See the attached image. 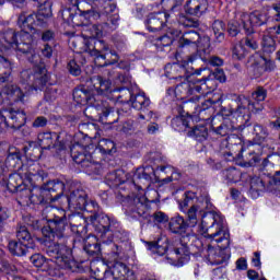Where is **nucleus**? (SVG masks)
<instances>
[{"mask_svg":"<svg viewBox=\"0 0 280 280\" xmlns=\"http://www.w3.org/2000/svg\"><path fill=\"white\" fill-rule=\"evenodd\" d=\"M131 218H142V220H148L150 213H148V205L141 201V198H136L133 205L129 209Z\"/></svg>","mask_w":280,"mask_h":280,"instance_id":"7c9ffc66","label":"nucleus"},{"mask_svg":"<svg viewBox=\"0 0 280 280\" xmlns=\"http://www.w3.org/2000/svg\"><path fill=\"white\" fill-rule=\"evenodd\" d=\"M90 38H102V35L104 34V24H94L90 26Z\"/></svg>","mask_w":280,"mask_h":280,"instance_id":"338daca9","label":"nucleus"},{"mask_svg":"<svg viewBox=\"0 0 280 280\" xmlns=\"http://www.w3.org/2000/svg\"><path fill=\"white\" fill-rule=\"evenodd\" d=\"M88 220L96 231L101 242H103V250L105 255H109L113 259H117L119 257V246L113 242L112 232V229L117 226V221L110 219L104 211L98 215L88 217Z\"/></svg>","mask_w":280,"mask_h":280,"instance_id":"39448f33","label":"nucleus"},{"mask_svg":"<svg viewBox=\"0 0 280 280\" xmlns=\"http://www.w3.org/2000/svg\"><path fill=\"white\" fill-rule=\"evenodd\" d=\"M79 13H71V9H66L62 11V19L63 21H67L68 23H77L78 19L83 18L86 21H90L91 19H95V16H98L97 12L93 10L92 7L90 9H82L80 5L78 7Z\"/></svg>","mask_w":280,"mask_h":280,"instance_id":"412c9836","label":"nucleus"},{"mask_svg":"<svg viewBox=\"0 0 280 280\" xmlns=\"http://www.w3.org/2000/svg\"><path fill=\"white\" fill-rule=\"evenodd\" d=\"M212 32L214 34L215 43H224V33L226 32V24L222 20H214L212 23Z\"/></svg>","mask_w":280,"mask_h":280,"instance_id":"37998d69","label":"nucleus"},{"mask_svg":"<svg viewBox=\"0 0 280 280\" xmlns=\"http://www.w3.org/2000/svg\"><path fill=\"white\" fill-rule=\"evenodd\" d=\"M196 213H198V207L196 206L190 207V209L187 211L188 224L190 228L198 224V217Z\"/></svg>","mask_w":280,"mask_h":280,"instance_id":"774afa93","label":"nucleus"},{"mask_svg":"<svg viewBox=\"0 0 280 280\" xmlns=\"http://www.w3.org/2000/svg\"><path fill=\"white\" fill-rule=\"evenodd\" d=\"M218 214H205L201 219V235L207 240H213L217 244H221L220 248H229L231 235L222 229V224L218 222Z\"/></svg>","mask_w":280,"mask_h":280,"instance_id":"423d86ee","label":"nucleus"},{"mask_svg":"<svg viewBox=\"0 0 280 280\" xmlns=\"http://www.w3.org/2000/svg\"><path fill=\"white\" fill-rule=\"evenodd\" d=\"M0 272L12 275V272H16V266L10 264L8 259L0 257Z\"/></svg>","mask_w":280,"mask_h":280,"instance_id":"680f3d73","label":"nucleus"},{"mask_svg":"<svg viewBox=\"0 0 280 280\" xmlns=\"http://www.w3.org/2000/svg\"><path fill=\"white\" fill-rule=\"evenodd\" d=\"M136 110H145L150 106V98L145 96L144 93H139L131 96V102L129 103Z\"/></svg>","mask_w":280,"mask_h":280,"instance_id":"ea45409f","label":"nucleus"},{"mask_svg":"<svg viewBox=\"0 0 280 280\" xmlns=\"http://www.w3.org/2000/svg\"><path fill=\"white\" fill-rule=\"evenodd\" d=\"M83 51L90 54V56H95V58H110L109 65H117L119 62V55L115 50H110L106 42L102 39H84Z\"/></svg>","mask_w":280,"mask_h":280,"instance_id":"6e6552de","label":"nucleus"},{"mask_svg":"<svg viewBox=\"0 0 280 280\" xmlns=\"http://www.w3.org/2000/svg\"><path fill=\"white\" fill-rule=\"evenodd\" d=\"M51 19V3L44 2L37 13L22 11L18 18V25L21 32L12 28L4 31L0 38L1 51L5 49H15L24 56H28V62L38 65L40 56L36 54V44L34 36L30 32H36V27H47V21Z\"/></svg>","mask_w":280,"mask_h":280,"instance_id":"f03ea898","label":"nucleus"},{"mask_svg":"<svg viewBox=\"0 0 280 280\" xmlns=\"http://www.w3.org/2000/svg\"><path fill=\"white\" fill-rule=\"evenodd\" d=\"M119 27V13H114L107 18V22L103 23V30L105 34H110Z\"/></svg>","mask_w":280,"mask_h":280,"instance_id":"49530a36","label":"nucleus"},{"mask_svg":"<svg viewBox=\"0 0 280 280\" xmlns=\"http://www.w3.org/2000/svg\"><path fill=\"white\" fill-rule=\"evenodd\" d=\"M268 97V90L264 86H257L254 92H252V100L247 98L246 108L250 113H261L264 110V102Z\"/></svg>","mask_w":280,"mask_h":280,"instance_id":"2eb2a0df","label":"nucleus"},{"mask_svg":"<svg viewBox=\"0 0 280 280\" xmlns=\"http://www.w3.org/2000/svg\"><path fill=\"white\" fill-rule=\"evenodd\" d=\"M188 137H194L197 141H207V137H209V129L207 126L199 125L188 131Z\"/></svg>","mask_w":280,"mask_h":280,"instance_id":"a18cd8bd","label":"nucleus"},{"mask_svg":"<svg viewBox=\"0 0 280 280\" xmlns=\"http://www.w3.org/2000/svg\"><path fill=\"white\" fill-rule=\"evenodd\" d=\"M70 179H54L44 184L39 189L42 194V198H44V205L47 202H56L60 196L65 194V189H69L71 187Z\"/></svg>","mask_w":280,"mask_h":280,"instance_id":"9b49d317","label":"nucleus"},{"mask_svg":"<svg viewBox=\"0 0 280 280\" xmlns=\"http://www.w3.org/2000/svg\"><path fill=\"white\" fill-rule=\"evenodd\" d=\"M45 178H47V173L45 171H42L35 175H32L31 177H27L26 180L32 185L33 189H39V187L43 186V183H45Z\"/></svg>","mask_w":280,"mask_h":280,"instance_id":"3c124183","label":"nucleus"},{"mask_svg":"<svg viewBox=\"0 0 280 280\" xmlns=\"http://www.w3.org/2000/svg\"><path fill=\"white\" fill-rule=\"evenodd\" d=\"M254 132L256 135V141L257 143H264L266 141V138L268 137V129L264 128V126L256 124L254 125Z\"/></svg>","mask_w":280,"mask_h":280,"instance_id":"13d9d810","label":"nucleus"},{"mask_svg":"<svg viewBox=\"0 0 280 280\" xmlns=\"http://www.w3.org/2000/svg\"><path fill=\"white\" fill-rule=\"evenodd\" d=\"M96 108H101V120L104 124H115L119 120V115H121V109L115 110V107L107 105V103L104 101H100V106Z\"/></svg>","mask_w":280,"mask_h":280,"instance_id":"393cba45","label":"nucleus"},{"mask_svg":"<svg viewBox=\"0 0 280 280\" xmlns=\"http://www.w3.org/2000/svg\"><path fill=\"white\" fill-rule=\"evenodd\" d=\"M264 65H266V57L253 55L247 59L246 69L253 78H261L265 70Z\"/></svg>","mask_w":280,"mask_h":280,"instance_id":"5701e85b","label":"nucleus"},{"mask_svg":"<svg viewBox=\"0 0 280 280\" xmlns=\"http://www.w3.org/2000/svg\"><path fill=\"white\" fill-rule=\"evenodd\" d=\"M25 183L23 182V175L21 173L11 174L8 179L3 177V166H1L0 172V187H4L11 194H16Z\"/></svg>","mask_w":280,"mask_h":280,"instance_id":"dca6fc26","label":"nucleus"},{"mask_svg":"<svg viewBox=\"0 0 280 280\" xmlns=\"http://www.w3.org/2000/svg\"><path fill=\"white\" fill-rule=\"evenodd\" d=\"M245 126L246 125H240V122H236L235 120L224 119L219 127L212 125V130L220 137H226L232 132H235V130H244Z\"/></svg>","mask_w":280,"mask_h":280,"instance_id":"a878e982","label":"nucleus"},{"mask_svg":"<svg viewBox=\"0 0 280 280\" xmlns=\"http://www.w3.org/2000/svg\"><path fill=\"white\" fill-rule=\"evenodd\" d=\"M24 155L31 161H38L43 156V148L38 142L31 141L23 148Z\"/></svg>","mask_w":280,"mask_h":280,"instance_id":"72a5a7b5","label":"nucleus"},{"mask_svg":"<svg viewBox=\"0 0 280 280\" xmlns=\"http://www.w3.org/2000/svg\"><path fill=\"white\" fill-rule=\"evenodd\" d=\"M191 121V116H186L179 112V115L173 118L171 124L174 130H185V128H190Z\"/></svg>","mask_w":280,"mask_h":280,"instance_id":"4c0bfd02","label":"nucleus"},{"mask_svg":"<svg viewBox=\"0 0 280 280\" xmlns=\"http://www.w3.org/2000/svg\"><path fill=\"white\" fill-rule=\"evenodd\" d=\"M178 23L179 25H183V27H199L200 25V22L198 20L183 14L179 15Z\"/></svg>","mask_w":280,"mask_h":280,"instance_id":"052dcab7","label":"nucleus"},{"mask_svg":"<svg viewBox=\"0 0 280 280\" xmlns=\"http://www.w3.org/2000/svg\"><path fill=\"white\" fill-rule=\"evenodd\" d=\"M232 56L234 60H244V58H246V48H244V45H235L232 50Z\"/></svg>","mask_w":280,"mask_h":280,"instance_id":"69168bd1","label":"nucleus"},{"mask_svg":"<svg viewBox=\"0 0 280 280\" xmlns=\"http://www.w3.org/2000/svg\"><path fill=\"white\" fill-rule=\"evenodd\" d=\"M58 139H60V136L56 132H44L38 135V143L42 150H51V148H55L58 152L65 150V143L58 141Z\"/></svg>","mask_w":280,"mask_h":280,"instance_id":"6ab92c4d","label":"nucleus"},{"mask_svg":"<svg viewBox=\"0 0 280 280\" xmlns=\"http://www.w3.org/2000/svg\"><path fill=\"white\" fill-rule=\"evenodd\" d=\"M148 250H151L153 255H160L163 256L167 253L170 255V247L167 245H159V242L153 241V242H145Z\"/></svg>","mask_w":280,"mask_h":280,"instance_id":"09e8293b","label":"nucleus"},{"mask_svg":"<svg viewBox=\"0 0 280 280\" xmlns=\"http://www.w3.org/2000/svg\"><path fill=\"white\" fill-rule=\"evenodd\" d=\"M42 235L44 237L43 252L50 258L34 254L31 256V264L39 268L42 272H47L49 277H60L59 268L75 272L77 265L71 257L73 250L69 246V235H67V218L47 219L46 225L42 228Z\"/></svg>","mask_w":280,"mask_h":280,"instance_id":"f257e3e1","label":"nucleus"},{"mask_svg":"<svg viewBox=\"0 0 280 280\" xmlns=\"http://www.w3.org/2000/svg\"><path fill=\"white\" fill-rule=\"evenodd\" d=\"M73 101L81 106H93L100 108V100L93 95L92 91H89L84 85L77 86L72 93Z\"/></svg>","mask_w":280,"mask_h":280,"instance_id":"4468645a","label":"nucleus"},{"mask_svg":"<svg viewBox=\"0 0 280 280\" xmlns=\"http://www.w3.org/2000/svg\"><path fill=\"white\" fill-rule=\"evenodd\" d=\"M244 31L246 34V37L244 39L245 47H248V49H258L259 44H257V35H255V28L250 26V24H244Z\"/></svg>","mask_w":280,"mask_h":280,"instance_id":"e433bc0d","label":"nucleus"},{"mask_svg":"<svg viewBox=\"0 0 280 280\" xmlns=\"http://www.w3.org/2000/svg\"><path fill=\"white\" fill-rule=\"evenodd\" d=\"M121 174H124L121 171L118 172H110L106 175V180L110 183L112 185H122V183H126V179L121 178Z\"/></svg>","mask_w":280,"mask_h":280,"instance_id":"bf43d9fd","label":"nucleus"},{"mask_svg":"<svg viewBox=\"0 0 280 280\" xmlns=\"http://www.w3.org/2000/svg\"><path fill=\"white\" fill-rule=\"evenodd\" d=\"M7 165L10 167H16V165H21V151L16 148L9 149V153L5 160Z\"/></svg>","mask_w":280,"mask_h":280,"instance_id":"de8ad7c7","label":"nucleus"},{"mask_svg":"<svg viewBox=\"0 0 280 280\" xmlns=\"http://www.w3.org/2000/svg\"><path fill=\"white\" fill-rule=\"evenodd\" d=\"M167 19H170V14L166 12L150 13L145 19L147 30L149 32H161L167 24Z\"/></svg>","mask_w":280,"mask_h":280,"instance_id":"a211bd4d","label":"nucleus"},{"mask_svg":"<svg viewBox=\"0 0 280 280\" xmlns=\"http://www.w3.org/2000/svg\"><path fill=\"white\" fill-rule=\"evenodd\" d=\"M237 106L233 107H218L217 110L221 113L222 117H231L228 118L230 121H236L237 124L244 126V122L248 121V108H246V104H248V98L244 95H238L235 100Z\"/></svg>","mask_w":280,"mask_h":280,"instance_id":"9d476101","label":"nucleus"},{"mask_svg":"<svg viewBox=\"0 0 280 280\" xmlns=\"http://www.w3.org/2000/svg\"><path fill=\"white\" fill-rule=\"evenodd\" d=\"M27 121V114L23 109L12 107L0 110V135H3L8 128L11 130H21Z\"/></svg>","mask_w":280,"mask_h":280,"instance_id":"0eeeda50","label":"nucleus"},{"mask_svg":"<svg viewBox=\"0 0 280 280\" xmlns=\"http://www.w3.org/2000/svg\"><path fill=\"white\" fill-rule=\"evenodd\" d=\"M110 231H112V242H113V237H115L119 242H128V232H126V230L119 226V222L116 221V226H114Z\"/></svg>","mask_w":280,"mask_h":280,"instance_id":"603ef678","label":"nucleus"},{"mask_svg":"<svg viewBox=\"0 0 280 280\" xmlns=\"http://www.w3.org/2000/svg\"><path fill=\"white\" fill-rule=\"evenodd\" d=\"M40 172H43V170H40V165L30 164L28 166H22V172L20 173L25 179H27L36 174H39Z\"/></svg>","mask_w":280,"mask_h":280,"instance_id":"864d4df0","label":"nucleus"},{"mask_svg":"<svg viewBox=\"0 0 280 280\" xmlns=\"http://www.w3.org/2000/svg\"><path fill=\"white\" fill-rule=\"evenodd\" d=\"M166 73L173 80H184L182 83L177 84L175 89H168V94L174 93L177 100H186L191 95H207L209 93V86L211 80L209 79H191L187 80L189 75L186 73L185 77H180V71H174L166 66Z\"/></svg>","mask_w":280,"mask_h":280,"instance_id":"20e7f679","label":"nucleus"},{"mask_svg":"<svg viewBox=\"0 0 280 280\" xmlns=\"http://www.w3.org/2000/svg\"><path fill=\"white\" fill-rule=\"evenodd\" d=\"M65 217L67 222L66 232H67V229H69V224H70V229H72L74 233H79L80 229H84V224H86V220H84L81 214H71L68 220L65 211H61V215L54 214V217L50 218V220H54V218H65Z\"/></svg>","mask_w":280,"mask_h":280,"instance_id":"c756f323","label":"nucleus"},{"mask_svg":"<svg viewBox=\"0 0 280 280\" xmlns=\"http://www.w3.org/2000/svg\"><path fill=\"white\" fill-rule=\"evenodd\" d=\"M16 240L19 242H22L23 244H26V246H31V248H34V238L32 237L30 230H27V226L20 225L16 229Z\"/></svg>","mask_w":280,"mask_h":280,"instance_id":"79ce46f5","label":"nucleus"},{"mask_svg":"<svg viewBox=\"0 0 280 280\" xmlns=\"http://www.w3.org/2000/svg\"><path fill=\"white\" fill-rule=\"evenodd\" d=\"M209 9V2L207 0H188L184 5L186 14L190 16L200 18Z\"/></svg>","mask_w":280,"mask_h":280,"instance_id":"b1692460","label":"nucleus"},{"mask_svg":"<svg viewBox=\"0 0 280 280\" xmlns=\"http://www.w3.org/2000/svg\"><path fill=\"white\" fill-rule=\"evenodd\" d=\"M91 147H93V144L81 145L80 143H75L71 147V158L77 165H81L83 168L91 167L93 165V155L88 153V150H91Z\"/></svg>","mask_w":280,"mask_h":280,"instance_id":"f8f14e48","label":"nucleus"},{"mask_svg":"<svg viewBox=\"0 0 280 280\" xmlns=\"http://www.w3.org/2000/svg\"><path fill=\"white\" fill-rule=\"evenodd\" d=\"M2 93L9 97L12 102H22L25 104V97H27V92H24L16 84H7L2 88Z\"/></svg>","mask_w":280,"mask_h":280,"instance_id":"c85d7f7f","label":"nucleus"},{"mask_svg":"<svg viewBox=\"0 0 280 280\" xmlns=\"http://www.w3.org/2000/svg\"><path fill=\"white\" fill-rule=\"evenodd\" d=\"M83 250L91 256L101 255L104 250V243L100 245V241L95 236H88L84 241Z\"/></svg>","mask_w":280,"mask_h":280,"instance_id":"473e14b6","label":"nucleus"},{"mask_svg":"<svg viewBox=\"0 0 280 280\" xmlns=\"http://www.w3.org/2000/svg\"><path fill=\"white\" fill-rule=\"evenodd\" d=\"M178 49L182 51H196L183 59L180 62L167 65L166 69H172V71H179V78H185V75H200V69H196L194 62L197 60H202V62L208 63L211 58V38L209 36H200V33L191 30L184 32L178 39Z\"/></svg>","mask_w":280,"mask_h":280,"instance_id":"7ed1b4c3","label":"nucleus"},{"mask_svg":"<svg viewBox=\"0 0 280 280\" xmlns=\"http://www.w3.org/2000/svg\"><path fill=\"white\" fill-rule=\"evenodd\" d=\"M96 150L102 154H115L117 152V148L115 147V142L110 139H101L96 147Z\"/></svg>","mask_w":280,"mask_h":280,"instance_id":"c03bdc74","label":"nucleus"},{"mask_svg":"<svg viewBox=\"0 0 280 280\" xmlns=\"http://www.w3.org/2000/svg\"><path fill=\"white\" fill-rule=\"evenodd\" d=\"M67 200L69 207L80 210L84 208V203L89 200V195L84 188L81 186H75V184L72 182L69 188V194L67 195Z\"/></svg>","mask_w":280,"mask_h":280,"instance_id":"ddd939ff","label":"nucleus"},{"mask_svg":"<svg viewBox=\"0 0 280 280\" xmlns=\"http://www.w3.org/2000/svg\"><path fill=\"white\" fill-rule=\"evenodd\" d=\"M15 194H18L19 198L22 200H30L32 205H45V198L40 192V188H27V185H23Z\"/></svg>","mask_w":280,"mask_h":280,"instance_id":"aec40b11","label":"nucleus"},{"mask_svg":"<svg viewBox=\"0 0 280 280\" xmlns=\"http://www.w3.org/2000/svg\"><path fill=\"white\" fill-rule=\"evenodd\" d=\"M222 174L225 180H228V183H237L241 176L240 171L235 167L226 168L222 172Z\"/></svg>","mask_w":280,"mask_h":280,"instance_id":"5fc2aeb1","label":"nucleus"},{"mask_svg":"<svg viewBox=\"0 0 280 280\" xmlns=\"http://www.w3.org/2000/svg\"><path fill=\"white\" fill-rule=\"evenodd\" d=\"M150 168H137L132 175L131 183L138 189H143L150 187V183H152V176L148 173Z\"/></svg>","mask_w":280,"mask_h":280,"instance_id":"bb28decb","label":"nucleus"},{"mask_svg":"<svg viewBox=\"0 0 280 280\" xmlns=\"http://www.w3.org/2000/svg\"><path fill=\"white\" fill-rule=\"evenodd\" d=\"M196 234L188 233V235H183L178 241L173 242L168 246V255H175L178 266H183L189 261L191 255V244L196 242Z\"/></svg>","mask_w":280,"mask_h":280,"instance_id":"1a4fd4ad","label":"nucleus"},{"mask_svg":"<svg viewBox=\"0 0 280 280\" xmlns=\"http://www.w3.org/2000/svg\"><path fill=\"white\" fill-rule=\"evenodd\" d=\"M266 190V184L260 177H252L250 179V192L259 194V191Z\"/></svg>","mask_w":280,"mask_h":280,"instance_id":"4d7b16f0","label":"nucleus"},{"mask_svg":"<svg viewBox=\"0 0 280 280\" xmlns=\"http://www.w3.org/2000/svg\"><path fill=\"white\" fill-rule=\"evenodd\" d=\"M222 105V98H208L203 103H201V107H199V113L201 110H207L208 108H214V110H218L220 106Z\"/></svg>","mask_w":280,"mask_h":280,"instance_id":"6e6d98bb","label":"nucleus"},{"mask_svg":"<svg viewBox=\"0 0 280 280\" xmlns=\"http://www.w3.org/2000/svg\"><path fill=\"white\" fill-rule=\"evenodd\" d=\"M243 27L244 25H250L253 30L255 27H261V25H266L268 23V15L260 11H254L249 15H243Z\"/></svg>","mask_w":280,"mask_h":280,"instance_id":"cd10ccee","label":"nucleus"},{"mask_svg":"<svg viewBox=\"0 0 280 280\" xmlns=\"http://www.w3.org/2000/svg\"><path fill=\"white\" fill-rule=\"evenodd\" d=\"M262 52L264 54H275L277 51V42L275 40V37L268 33V30L262 35V42H261Z\"/></svg>","mask_w":280,"mask_h":280,"instance_id":"a19ab883","label":"nucleus"},{"mask_svg":"<svg viewBox=\"0 0 280 280\" xmlns=\"http://www.w3.org/2000/svg\"><path fill=\"white\" fill-rule=\"evenodd\" d=\"M189 229H191L189 222H187V220L180 215L173 217L168 222V231H171V233L174 235H180V237H183V235L194 233Z\"/></svg>","mask_w":280,"mask_h":280,"instance_id":"4be33fe9","label":"nucleus"},{"mask_svg":"<svg viewBox=\"0 0 280 280\" xmlns=\"http://www.w3.org/2000/svg\"><path fill=\"white\" fill-rule=\"evenodd\" d=\"M209 258L215 266H220L229 259V257L224 256L223 252H219V254H213V249H210Z\"/></svg>","mask_w":280,"mask_h":280,"instance_id":"0e129e2a","label":"nucleus"},{"mask_svg":"<svg viewBox=\"0 0 280 280\" xmlns=\"http://www.w3.org/2000/svg\"><path fill=\"white\" fill-rule=\"evenodd\" d=\"M79 211H86L88 213H91L88 218H95V215H98L102 212V208H100V205H97L95 201L89 199L84 202V206L82 209H79Z\"/></svg>","mask_w":280,"mask_h":280,"instance_id":"8fccbe9b","label":"nucleus"},{"mask_svg":"<svg viewBox=\"0 0 280 280\" xmlns=\"http://www.w3.org/2000/svg\"><path fill=\"white\" fill-rule=\"evenodd\" d=\"M20 78L23 82V84H28L32 81V78L35 79L33 83V88L35 91H40L49 82V74H47V71L42 70L40 73H36L35 75H32V72L30 70H24L21 72Z\"/></svg>","mask_w":280,"mask_h":280,"instance_id":"f3484780","label":"nucleus"},{"mask_svg":"<svg viewBox=\"0 0 280 280\" xmlns=\"http://www.w3.org/2000/svg\"><path fill=\"white\" fill-rule=\"evenodd\" d=\"M132 95L133 94L130 90L124 89L119 92L116 100L120 104H130V102L132 101Z\"/></svg>","mask_w":280,"mask_h":280,"instance_id":"e2e57ef3","label":"nucleus"},{"mask_svg":"<svg viewBox=\"0 0 280 280\" xmlns=\"http://www.w3.org/2000/svg\"><path fill=\"white\" fill-rule=\"evenodd\" d=\"M9 253L13 255V257H25L27 255V248H32L30 245L21 242V241H9L8 244Z\"/></svg>","mask_w":280,"mask_h":280,"instance_id":"f704fd0d","label":"nucleus"},{"mask_svg":"<svg viewBox=\"0 0 280 280\" xmlns=\"http://www.w3.org/2000/svg\"><path fill=\"white\" fill-rule=\"evenodd\" d=\"M12 75V61L0 55V82H8Z\"/></svg>","mask_w":280,"mask_h":280,"instance_id":"58836bf2","label":"nucleus"},{"mask_svg":"<svg viewBox=\"0 0 280 280\" xmlns=\"http://www.w3.org/2000/svg\"><path fill=\"white\" fill-rule=\"evenodd\" d=\"M91 82L97 93V95H107L110 93V80H106L100 75L93 77Z\"/></svg>","mask_w":280,"mask_h":280,"instance_id":"c9c22d12","label":"nucleus"},{"mask_svg":"<svg viewBox=\"0 0 280 280\" xmlns=\"http://www.w3.org/2000/svg\"><path fill=\"white\" fill-rule=\"evenodd\" d=\"M202 95L205 94H195V96L191 97L188 102H185L182 107H178V110H182L186 117L198 115V113H200L198 102H200Z\"/></svg>","mask_w":280,"mask_h":280,"instance_id":"2f4dec72","label":"nucleus"}]
</instances>
